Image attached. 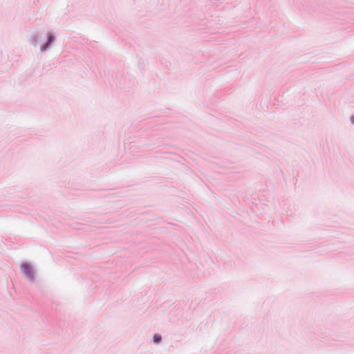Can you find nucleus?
Returning <instances> with one entry per match:
<instances>
[{
    "label": "nucleus",
    "instance_id": "obj_3",
    "mask_svg": "<svg viewBox=\"0 0 354 354\" xmlns=\"http://www.w3.org/2000/svg\"><path fill=\"white\" fill-rule=\"evenodd\" d=\"M352 122L354 123V117L352 118Z\"/></svg>",
    "mask_w": 354,
    "mask_h": 354
},
{
    "label": "nucleus",
    "instance_id": "obj_4",
    "mask_svg": "<svg viewBox=\"0 0 354 354\" xmlns=\"http://www.w3.org/2000/svg\"><path fill=\"white\" fill-rule=\"evenodd\" d=\"M52 40V37H49V41H51Z\"/></svg>",
    "mask_w": 354,
    "mask_h": 354
},
{
    "label": "nucleus",
    "instance_id": "obj_2",
    "mask_svg": "<svg viewBox=\"0 0 354 354\" xmlns=\"http://www.w3.org/2000/svg\"><path fill=\"white\" fill-rule=\"evenodd\" d=\"M161 336L158 335V334H156L153 335V341L155 343H160V341H161Z\"/></svg>",
    "mask_w": 354,
    "mask_h": 354
},
{
    "label": "nucleus",
    "instance_id": "obj_1",
    "mask_svg": "<svg viewBox=\"0 0 354 354\" xmlns=\"http://www.w3.org/2000/svg\"><path fill=\"white\" fill-rule=\"evenodd\" d=\"M21 268L23 269L24 272L30 277H32V269L31 268L27 265V264H24L21 266Z\"/></svg>",
    "mask_w": 354,
    "mask_h": 354
}]
</instances>
